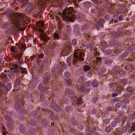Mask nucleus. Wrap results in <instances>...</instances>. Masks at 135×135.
I'll return each instance as SVG.
<instances>
[{
    "mask_svg": "<svg viewBox=\"0 0 135 135\" xmlns=\"http://www.w3.org/2000/svg\"><path fill=\"white\" fill-rule=\"evenodd\" d=\"M73 8L70 7L67 10H64L62 13V17L64 21L73 22L75 17L73 13Z\"/></svg>",
    "mask_w": 135,
    "mask_h": 135,
    "instance_id": "1",
    "label": "nucleus"
},
{
    "mask_svg": "<svg viewBox=\"0 0 135 135\" xmlns=\"http://www.w3.org/2000/svg\"><path fill=\"white\" fill-rule=\"evenodd\" d=\"M11 15L10 16V15H7L8 16H9L12 23L16 25H20L21 23L24 21L25 19L24 15L22 13H17L15 16L12 17Z\"/></svg>",
    "mask_w": 135,
    "mask_h": 135,
    "instance_id": "2",
    "label": "nucleus"
},
{
    "mask_svg": "<svg viewBox=\"0 0 135 135\" xmlns=\"http://www.w3.org/2000/svg\"><path fill=\"white\" fill-rule=\"evenodd\" d=\"M85 54L80 49L77 50H75L74 54V60L73 61V65H74L77 61H84V58L83 57L84 56Z\"/></svg>",
    "mask_w": 135,
    "mask_h": 135,
    "instance_id": "3",
    "label": "nucleus"
},
{
    "mask_svg": "<svg viewBox=\"0 0 135 135\" xmlns=\"http://www.w3.org/2000/svg\"><path fill=\"white\" fill-rule=\"evenodd\" d=\"M18 74V72L17 70H12L8 74V76L11 78H12L14 76L15 74Z\"/></svg>",
    "mask_w": 135,
    "mask_h": 135,
    "instance_id": "4",
    "label": "nucleus"
},
{
    "mask_svg": "<svg viewBox=\"0 0 135 135\" xmlns=\"http://www.w3.org/2000/svg\"><path fill=\"white\" fill-rule=\"evenodd\" d=\"M51 108L56 111L59 112L60 110V108L56 104L53 103L51 104Z\"/></svg>",
    "mask_w": 135,
    "mask_h": 135,
    "instance_id": "5",
    "label": "nucleus"
},
{
    "mask_svg": "<svg viewBox=\"0 0 135 135\" xmlns=\"http://www.w3.org/2000/svg\"><path fill=\"white\" fill-rule=\"evenodd\" d=\"M40 39L44 41H47L49 40V38L46 35H42L41 36Z\"/></svg>",
    "mask_w": 135,
    "mask_h": 135,
    "instance_id": "6",
    "label": "nucleus"
},
{
    "mask_svg": "<svg viewBox=\"0 0 135 135\" xmlns=\"http://www.w3.org/2000/svg\"><path fill=\"white\" fill-rule=\"evenodd\" d=\"M103 20H100L97 22L96 26L98 28H99L100 27H102L103 24Z\"/></svg>",
    "mask_w": 135,
    "mask_h": 135,
    "instance_id": "7",
    "label": "nucleus"
},
{
    "mask_svg": "<svg viewBox=\"0 0 135 135\" xmlns=\"http://www.w3.org/2000/svg\"><path fill=\"white\" fill-rule=\"evenodd\" d=\"M44 22L43 21H40L39 22H37L36 23L37 25V27L41 28L44 26Z\"/></svg>",
    "mask_w": 135,
    "mask_h": 135,
    "instance_id": "8",
    "label": "nucleus"
},
{
    "mask_svg": "<svg viewBox=\"0 0 135 135\" xmlns=\"http://www.w3.org/2000/svg\"><path fill=\"white\" fill-rule=\"evenodd\" d=\"M135 131V125H134L131 127L130 129L128 131L129 133H132L134 131Z\"/></svg>",
    "mask_w": 135,
    "mask_h": 135,
    "instance_id": "9",
    "label": "nucleus"
},
{
    "mask_svg": "<svg viewBox=\"0 0 135 135\" xmlns=\"http://www.w3.org/2000/svg\"><path fill=\"white\" fill-rule=\"evenodd\" d=\"M98 85V82L95 80H94L92 82V86L93 87H97Z\"/></svg>",
    "mask_w": 135,
    "mask_h": 135,
    "instance_id": "10",
    "label": "nucleus"
},
{
    "mask_svg": "<svg viewBox=\"0 0 135 135\" xmlns=\"http://www.w3.org/2000/svg\"><path fill=\"white\" fill-rule=\"evenodd\" d=\"M20 69L21 70L22 73L26 74L27 72V69L25 68H23L21 66L19 67Z\"/></svg>",
    "mask_w": 135,
    "mask_h": 135,
    "instance_id": "11",
    "label": "nucleus"
},
{
    "mask_svg": "<svg viewBox=\"0 0 135 135\" xmlns=\"http://www.w3.org/2000/svg\"><path fill=\"white\" fill-rule=\"evenodd\" d=\"M20 81V78H18L16 79L14 83V85L15 86H17L19 84Z\"/></svg>",
    "mask_w": 135,
    "mask_h": 135,
    "instance_id": "12",
    "label": "nucleus"
},
{
    "mask_svg": "<svg viewBox=\"0 0 135 135\" xmlns=\"http://www.w3.org/2000/svg\"><path fill=\"white\" fill-rule=\"evenodd\" d=\"M90 69V67L87 65H86L84 66L83 67V70L85 71H88Z\"/></svg>",
    "mask_w": 135,
    "mask_h": 135,
    "instance_id": "13",
    "label": "nucleus"
},
{
    "mask_svg": "<svg viewBox=\"0 0 135 135\" xmlns=\"http://www.w3.org/2000/svg\"><path fill=\"white\" fill-rule=\"evenodd\" d=\"M66 91L67 93L70 95H73L74 94V91L71 89H68Z\"/></svg>",
    "mask_w": 135,
    "mask_h": 135,
    "instance_id": "14",
    "label": "nucleus"
},
{
    "mask_svg": "<svg viewBox=\"0 0 135 135\" xmlns=\"http://www.w3.org/2000/svg\"><path fill=\"white\" fill-rule=\"evenodd\" d=\"M60 37L59 34L56 33H55L54 36V38L55 39L59 40Z\"/></svg>",
    "mask_w": 135,
    "mask_h": 135,
    "instance_id": "15",
    "label": "nucleus"
},
{
    "mask_svg": "<svg viewBox=\"0 0 135 135\" xmlns=\"http://www.w3.org/2000/svg\"><path fill=\"white\" fill-rule=\"evenodd\" d=\"M20 46H21V49L22 51H24L25 50V47H26V46L25 44L23 43H21V44L20 45Z\"/></svg>",
    "mask_w": 135,
    "mask_h": 135,
    "instance_id": "16",
    "label": "nucleus"
},
{
    "mask_svg": "<svg viewBox=\"0 0 135 135\" xmlns=\"http://www.w3.org/2000/svg\"><path fill=\"white\" fill-rule=\"evenodd\" d=\"M5 118L6 120L8 122H10L11 120L12 119L10 116L5 115Z\"/></svg>",
    "mask_w": 135,
    "mask_h": 135,
    "instance_id": "17",
    "label": "nucleus"
},
{
    "mask_svg": "<svg viewBox=\"0 0 135 135\" xmlns=\"http://www.w3.org/2000/svg\"><path fill=\"white\" fill-rule=\"evenodd\" d=\"M117 125V123L116 121H113L110 124L111 127H115Z\"/></svg>",
    "mask_w": 135,
    "mask_h": 135,
    "instance_id": "18",
    "label": "nucleus"
},
{
    "mask_svg": "<svg viewBox=\"0 0 135 135\" xmlns=\"http://www.w3.org/2000/svg\"><path fill=\"white\" fill-rule=\"evenodd\" d=\"M8 26V25L7 23L4 24L2 25L1 27L4 29H6Z\"/></svg>",
    "mask_w": 135,
    "mask_h": 135,
    "instance_id": "19",
    "label": "nucleus"
},
{
    "mask_svg": "<svg viewBox=\"0 0 135 135\" xmlns=\"http://www.w3.org/2000/svg\"><path fill=\"white\" fill-rule=\"evenodd\" d=\"M65 109L66 111L70 112L72 110V108L71 107H67Z\"/></svg>",
    "mask_w": 135,
    "mask_h": 135,
    "instance_id": "20",
    "label": "nucleus"
},
{
    "mask_svg": "<svg viewBox=\"0 0 135 135\" xmlns=\"http://www.w3.org/2000/svg\"><path fill=\"white\" fill-rule=\"evenodd\" d=\"M98 99L97 96L94 97L92 99V101L93 103H95L97 101Z\"/></svg>",
    "mask_w": 135,
    "mask_h": 135,
    "instance_id": "21",
    "label": "nucleus"
},
{
    "mask_svg": "<svg viewBox=\"0 0 135 135\" xmlns=\"http://www.w3.org/2000/svg\"><path fill=\"white\" fill-rule=\"evenodd\" d=\"M13 67L14 68V69L13 70H17L16 69L17 68L18 65L16 64L15 63H13Z\"/></svg>",
    "mask_w": 135,
    "mask_h": 135,
    "instance_id": "22",
    "label": "nucleus"
},
{
    "mask_svg": "<svg viewBox=\"0 0 135 135\" xmlns=\"http://www.w3.org/2000/svg\"><path fill=\"white\" fill-rule=\"evenodd\" d=\"M38 57L39 58L42 59L44 57V55L43 53H42L37 55Z\"/></svg>",
    "mask_w": 135,
    "mask_h": 135,
    "instance_id": "23",
    "label": "nucleus"
},
{
    "mask_svg": "<svg viewBox=\"0 0 135 135\" xmlns=\"http://www.w3.org/2000/svg\"><path fill=\"white\" fill-rule=\"evenodd\" d=\"M103 48H105L107 46L106 43L105 42H103L101 44Z\"/></svg>",
    "mask_w": 135,
    "mask_h": 135,
    "instance_id": "24",
    "label": "nucleus"
},
{
    "mask_svg": "<svg viewBox=\"0 0 135 135\" xmlns=\"http://www.w3.org/2000/svg\"><path fill=\"white\" fill-rule=\"evenodd\" d=\"M84 86V85L82 87L81 89L80 90H81V92L83 93H85V89Z\"/></svg>",
    "mask_w": 135,
    "mask_h": 135,
    "instance_id": "25",
    "label": "nucleus"
},
{
    "mask_svg": "<svg viewBox=\"0 0 135 135\" xmlns=\"http://www.w3.org/2000/svg\"><path fill=\"white\" fill-rule=\"evenodd\" d=\"M90 25H85L84 26V27H83L82 28L83 30H86L88 28V27H87L88 26V27H90Z\"/></svg>",
    "mask_w": 135,
    "mask_h": 135,
    "instance_id": "26",
    "label": "nucleus"
},
{
    "mask_svg": "<svg viewBox=\"0 0 135 135\" xmlns=\"http://www.w3.org/2000/svg\"><path fill=\"white\" fill-rule=\"evenodd\" d=\"M83 80V77H80L78 80V81L79 83H81Z\"/></svg>",
    "mask_w": 135,
    "mask_h": 135,
    "instance_id": "27",
    "label": "nucleus"
},
{
    "mask_svg": "<svg viewBox=\"0 0 135 135\" xmlns=\"http://www.w3.org/2000/svg\"><path fill=\"white\" fill-rule=\"evenodd\" d=\"M111 130V129L110 128L108 127H106L105 128V130L106 131V132H110Z\"/></svg>",
    "mask_w": 135,
    "mask_h": 135,
    "instance_id": "28",
    "label": "nucleus"
},
{
    "mask_svg": "<svg viewBox=\"0 0 135 135\" xmlns=\"http://www.w3.org/2000/svg\"><path fill=\"white\" fill-rule=\"evenodd\" d=\"M22 54L19 53L17 55V57L18 60L20 59L22 57Z\"/></svg>",
    "mask_w": 135,
    "mask_h": 135,
    "instance_id": "29",
    "label": "nucleus"
},
{
    "mask_svg": "<svg viewBox=\"0 0 135 135\" xmlns=\"http://www.w3.org/2000/svg\"><path fill=\"white\" fill-rule=\"evenodd\" d=\"M38 87L39 89L40 90L42 91L43 90L44 87L41 84H40L38 86Z\"/></svg>",
    "mask_w": 135,
    "mask_h": 135,
    "instance_id": "30",
    "label": "nucleus"
},
{
    "mask_svg": "<svg viewBox=\"0 0 135 135\" xmlns=\"http://www.w3.org/2000/svg\"><path fill=\"white\" fill-rule=\"evenodd\" d=\"M65 75L67 77H69L70 76V73L69 72H66L65 74Z\"/></svg>",
    "mask_w": 135,
    "mask_h": 135,
    "instance_id": "31",
    "label": "nucleus"
},
{
    "mask_svg": "<svg viewBox=\"0 0 135 135\" xmlns=\"http://www.w3.org/2000/svg\"><path fill=\"white\" fill-rule=\"evenodd\" d=\"M91 84V83L90 81H88L86 83V87H88L90 86Z\"/></svg>",
    "mask_w": 135,
    "mask_h": 135,
    "instance_id": "32",
    "label": "nucleus"
},
{
    "mask_svg": "<svg viewBox=\"0 0 135 135\" xmlns=\"http://www.w3.org/2000/svg\"><path fill=\"white\" fill-rule=\"evenodd\" d=\"M22 87V86L21 85H19V87L17 88V87H16L15 88V90L16 91H19L20 89H21V88Z\"/></svg>",
    "mask_w": 135,
    "mask_h": 135,
    "instance_id": "33",
    "label": "nucleus"
},
{
    "mask_svg": "<svg viewBox=\"0 0 135 135\" xmlns=\"http://www.w3.org/2000/svg\"><path fill=\"white\" fill-rule=\"evenodd\" d=\"M72 43L73 45H76V40L75 39H74L72 41Z\"/></svg>",
    "mask_w": 135,
    "mask_h": 135,
    "instance_id": "34",
    "label": "nucleus"
},
{
    "mask_svg": "<svg viewBox=\"0 0 135 135\" xmlns=\"http://www.w3.org/2000/svg\"><path fill=\"white\" fill-rule=\"evenodd\" d=\"M11 88V85L10 84H9L7 85L6 89L8 90H9Z\"/></svg>",
    "mask_w": 135,
    "mask_h": 135,
    "instance_id": "35",
    "label": "nucleus"
},
{
    "mask_svg": "<svg viewBox=\"0 0 135 135\" xmlns=\"http://www.w3.org/2000/svg\"><path fill=\"white\" fill-rule=\"evenodd\" d=\"M109 122V120L108 119H105L104 120V122L106 124H107Z\"/></svg>",
    "mask_w": 135,
    "mask_h": 135,
    "instance_id": "36",
    "label": "nucleus"
},
{
    "mask_svg": "<svg viewBox=\"0 0 135 135\" xmlns=\"http://www.w3.org/2000/svg\"><path fill=\"white\" fill-rule=\"evenodd\" d=\"M66 82L67 83V84L68 85H70L71 83V80L70 79H68L66 81Z\"/></svg>",
    "mask_w": 135,
    "mask_h": 135,
    "instance_id": "37",
    "label": "nucleus"
},
{
    "mask_svg": "<svg viewBox=\"0 0 135 135\" xmlns=\"http://www.w3.org/2000/svg\"><path fill=\"white\" fill-rule=\"evenodd\" d=\"M120 103H118L116 104L115 107L117 108H119L120 106Z\"/></svg>",
    "mask_w": 135,
    "mask_h": 135,
    "instance_id": "38",
    "label": "nucleus"
},
{
    "mask_svg": "<svg viewBox=\"0 0 135 135\" xmlns=\"http://www.w3.org/2000/svg\"><path fill=\"white\" fill-rule=\"evenodd\" d=\"M71 121L73 124H75L76 122L75 119H71Z\"/></svg>",
    "mask_w": 135,
    "mask_h": 135,
    "instance_id": "39",
    "label": "nucleus"
},
{
    "mask_svg": "<svg viewBox=\"0 0 135 135\" xmlns=\"http://www.w3.org/2000/svg\"><path fill=\"white\" fill-rule=\"evenodd\" d=\"M97 112V110L95 109H93L92 111V113L94 114H96Z\"/></svg>",
    "mask_w": 135,
    "mask_h": 135,
    "instance_id": "40",
    "label": "nucleus"
},
{
    "mask_svg": "<svg viewBox=\"0 0 135 135\" xmlns=\"http://www.w3.org/2000/svg\"><path fill=\"white\" fill-rule=\"evenodd\" d=\"M126 119V118L125 117H123L122 118V122L123 123H124L125 122Z\"/></svg>",
    "mask_w": 135,
    "mask_h": 135,
    "instance_id": "41",
    "label": "nucleus"
},
{
    "mask_svg": "<svg viewBox=\"0 0 135 135\" xmlns=\"http://www.w3.org/2000/svg\"><path fill=\"white\" fill-rule=\"evenodd\" d=\"M76 102L78 104H80L82 103V102L81 100L79 101L77 100V102Z\"/></svg>",
    "mask_w": 135,
    "mask_h": 135,
    "instance_id": "42",
    "label": "nucleus"
},
{
    "mask_svg": "<svg viewBox=\"0 0 135 135\" xmlns=\"http://www.w3.org/2000/svg\"><path fill=\"white\" fill-rule=\"evenodd\" d=\"M10 50L12 51H15L14 47L13 46H12L10 48Z\"/></svg>",
    "mask_w": 135,
    "mask_h": 135,
    "instance_id": "43",
    "label": "nucleus"
},
{
    "mask_svg": "<svg viewBox=\"0 0 135 135\" xmlns=\"http://www.w3.org/2000/svg\"><path fill=\"white\" fill-rule=\"evenodd\" d=\"M67 63L69 66H70L71 65V62L69 61H67Z\"/></svg>",
    "mask_w": 135,
    "mask_h": 135,
    "instance_id": "44",
    "label": "nucleus"
},
{
    "mask_svg": "<svg viewBox=\"0 0 135 135\" xmlns=\"http://www.w3.org/2000/svg\"><path fill=\"white\" fill-rule=\"evenodd\" d=\"M117 94L116 93H114L113 94V96L114 97L117 96Z\"/></svg>",
    "mask_w": 135,
    "mask_h": 135,
    "instance_id": "45",
    "label": "nucleus"
},
{
    "mask_svg": "<svg viewBox=\"0 0 135 135\" xmlns=\"http://www.w3.org/2000/svg\"><path fill=\"white\" fill-rule=\"evenodd\" d=\"M50 92V89H48L47 90H46V93L47 94H49Z\"/></svg>",
    "mask_w": 135,
    "mask_h": 135,
    "instance_id": "46",
    "label": "nucleus"
},
{
    "mask_svg": "<svg viewBox=\"0 0 135 135\" xmlns=\"http://www.w3.org/2000/svg\"><path fill=\"white\" fill-rule=\"evenodd\" d=\"M131 90V88L130 87L127 88V91H130Z\"/></svg>",
    "mask_w": 135,
    "mask_h": 135,
    "instance_id": "47",
    "label": "nucleus"
},
{
    "mask_svg": "<svg viewBox=\"0 0 135 135\" xmlns=\"http://www.w3.org/2000/svg\"><path fill=\"white\" fill-rule=\"evenodd\" d=\"M114 84H115L114 83H111L110 84L109 86H114Z\"/></svg>",
    "mask_w": 135,
    "mask_h": 135,
    "instance_id": "48",
    "label": "nucleus"
},
{
    "mask_svg": "<svg viewBox=\"0 0 135 135\" xmlns=\"http://www.w3.org/2000/svg\"><path fill=\"white\" fill-rule=\"evenodd\" d=\"M39 31L40 32L42 33L43 32V30L41 29H40L39 30Z\"/></svg>",
    "mask_w": 135,
    "mask_h": 135,
    "instance_id": "49",
    "label": "nucleus"
},
{
    "mask_svg": "<svg viewBox=\"0 0 135 135\" xmlns=\"http://www.w3.org/2000/svg\"><path fill=\"white\" fill-rule=\"evenodd\" d=\"M44 83L45 84H46L47 83L48 79H47L46 81L45 80H44Z\"/></svg>",
    "mask_w": 135,
    "mask_h": 135,
    "instance_id": "50",
    "label": "nucleus"
},
{
    "mask_svg": "<svg viewBox=\"0 0 135 135\" xmlns=\"http://www.w3.org/2000/svg\"><path fill=\"white\" fill-rule=\"evenodd\" d=\"M3 93L2 91H1L0 90V95L2 96V95H3Z\"/></svg>",
    "mask_w": 135,
    "mask_h": 135,
    "instance_id": "51",
    "label": "nucleus"
},
{
    "mask_svg": "<svg viewBox=\"0 0 135 135\" xmlns=\"http://www.w3.org/2000/svg\"><path fill=\"white\" fill-rule=\"evenodd\" d=\"M3 135H6V132H3Z\"/></svg>",
    "mask_w": 135,
    "mask_h": 135,
    "instance_id": "52",
    "label": "nucleus"
},
{
    "mask_svg": "<svg viewBox=\"0 0 135 135\" xmlns=\"http://www.w3.org/2000/svg\"><path fill=\"white\" fill-rule=\"evenodd\" d=\"M86 36H87L88 38H89L90 37V36L89 35H86Z\"/></svg>",
    "mask_w": 135,
    "mask_h": 135,
    "instance_id": "53",
    "label": "nucleus"
},
{
    "mask_svg": "<svg viewBox=\"0 0 135 135\" xmlns=\"http://www.w3.org/2000/svg\"><path fill=\"white\" fill-rule=\"evenodd\" d=\"M51 125L52 126H53L54 125V123L53 122H51Z\"/></svg>",
    "mask_w": 135,
    "mask_h": 135,
    "instance_id": "54",
    "label": "nucleus"
},
{
    "mask_svg": "<svg viewBox=\"0 0 135 135\" xmlns=\"http://www.w3.org/2000/svg\"><path fill=\"white\" fill-rule=\"evenodd\" d=\"M74 99H73V101H74L75 102V101L74 100V99L75 100H77V98L76 97H75V98H74Z\"/></svg>",
    "mask_w": 135,
    "mask_h": 135,
    "instance_id": "55",
    "label": "nucleus"
},
{
    "mask_svg": "<svg viewBox=\"0 0 135 135\" xmlns=\"http://www.w3.org/2000/svg\"><path fill=\"white\" fill-rule=\"evenodd\" d=\"M122 129L123 130L124 129H125V132H126L127 131V130L125 128H122Z\"/></svg>",
    "mask_w": 135,
    "mask_h": 135,
    "instance_id": "56",
    "label": "nucleus"
},
{
    "mask_svg": "<svg viewBox=\"0 0 135 135\" xmlns=\"http://www.w3.org/2000/svg\"><path fill=\"white\" fill-rule=\"evenodd\" d=\"M35 56H36L34 55H33V56H31V58H32L33 57H35Z\"/></svg>",
    "mask_w": 135,
    "mask_h": 135,
    "instance_id": "57",
    "label": "nucleus"
},
{
    "mask_svg": "<svg viewBox=\"0 0 135 135\" xmlns=\"http://www.w3.org/2000/svg\"><path fill=\"white\" fill-rule=\"evenodd\" d=\"M117 120L118 119V121H117V122H118V123H119V122H120V120L119 119H117Z\"/></svg>",
    "mask_w": 135,
    "mask_h": 135,
    "instance_id": "58",
    "label": "nucleus"
},
{
    "mask_svg": "<svg viewBox=\"0 0 135 135\" xmlns=\"http://www.w3.org/2000/svg\"><path fill=\"white\" fill-rule=\"evenodd\" d=\"M67 27H68V29H70V26H69V25H68V26H67Z\"/></svg>",
    "mask_w": 135,
    "mask_h": 135,
    "instance_id": "59",
    "label": "nucleus"
},
{
    "mask_svg": "<svg viewBox=\"0 0 135 135\" xmlns=\"http://www.w3.org/2000/svg\"><path fill=\"white\" fill-rule=\"evenodd\" d=\"M73 130V129H72L71 130H70V131L71 132H72V131Z\"/></svg>",
    "mask_w": 135,
    "mask_h": 135,
    "instance_id": "60",
    "label": "nucleus"
},
{
    "mask_svg": "<svg viewBox=\"0 0 135 135\" xmlns=\"http://www.w3.org/2000/svg\"><path fill=\"white\" fill-rule=\"evenodd\" d=\"M42 111H45V110H46V109H42Z\"/></svg>",
    "mask_w": 135,
    "mask_h": 135,
    "instance_id": "61",
    "label": "nucleus"
},
{
    "mask_svg": "<svg viewBox=\"0 0 135 135\" xmlns=\"http://www.w3.org/2000/svg\"><path fill=\"white\" fill-rule=\"evenodd\" d=\"M114 52L115 53H117V51H114Z\"/></svg>",
    "mask_w": 135,
    "mask_h": 135,
    "instance_id": "62",
    "label": "nucleus"
},
{
    "mask_svg": "<svg viewBox=\"0 0 135 135\" xmlns=\"http://www.w3.org/2000/svg\"><path fill=\"white\" fill-rule=\"evenodd\" d=\"M15 90H13V92H15Z\"/></svg>",
    "mask_w": 135,
    "mask_h": 135,
    "instance_id": "63",
    "label": "nucleus"
},
{
    "mask_svg": "<svg viewBox=\"0 0 135 135\" xmlns=\"http://www.w3.org/2000/svg\"><path fill=\"white\" fill-rule=\"evenodd\" d=\"M134 18H135V15H134Z\"/></svg>",
    "mask_w": 135,
    "mask_h": 135,
    "instance_id": "64",
    "label": "nucleus"
}]
</instances>
